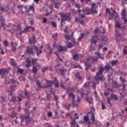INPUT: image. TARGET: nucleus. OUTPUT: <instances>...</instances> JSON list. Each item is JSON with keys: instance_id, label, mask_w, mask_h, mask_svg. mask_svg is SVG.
Masks as SVG:
<instances>
[{"instance_id": "nucleus-59", "label": "nucleus", "mask_w": 127, "mask_h": 127, "mask_svg": "<svg viewBox=\"0 0 127 127\" xmlns=\"http://www.w3.org/2000/svg\"><path fill=\"white\" fill-rule=\"evenodd\" d=\"M71 92H72V89H71V88H66V93H67V94H70V93H71Z\"/></svg>"}, {"instance_id": "nucleus-22", "label": "nucleus", "mask_w": 127, "mask_h": 127, "mask_svg": "<svg viewBox=\"0 0 127 127\" xmlns=\"http://www.w3.org/2000/svg\"><path fill=\"white\" fill-rule=\"evenodd\" d=\"M58 50L59 52H63V51L66 52V51H67V48H66V47H62V46H60L58 48Z\"/></svg>"}, {"instance_id": "nucleus-48", "label": "nucleus", "mask_w": 127, "mask_h": 127, "mask_svg": "<svg viewBox=\"0 0 127 127\" xmlns=\"http://www.w3.org/2000/svg\"><path fill=\"white\" fill-rule=\"evenodd\" d=\"M97 42H98V41H96L95 39H91V44H94V45H96V44H97Z\"/></svg>"}, {"instance_id": "nucleus-39", "label": "nucleus", "mask_w": 127, "mask_h": 127, "mask_svg": "<svg viewBox=\"0 0 127 127\" xmlns=\"http://www.w3.org/2000/svg\"><path fill=\"white\" fill-rule=\"evenodd\" d=\"M124 55H127V46H125L123 50Z\"/></svg>"}, {"instance_id": "nucleus-47", "label": "nucleus", "mask_w": 127, "mask_h": 127, "mask_svg": "<svg viewBox=\"0 0 127 127\" xmlns=\"http://www.w3.org/2000/svg\"><path fill=\"white\" fill-rule=\"evenodd\" d=\"M96 56H97V58H99V59H102V60H104V57H102L101 56V54L100 53H97L96 54Z\"/></svg>"}, {"instance_id": "nucleus-36", "label": "nucleus", "mask_w": 127, "mask_h": 127, "mask_svg": "<svg viewBox=\"0 0 127 127\" xmlns=\"http://www.w3.org/2000/svg\"><path fill=\"white\" fill-rule=\"evenodd\" d=\"M114 13H117V12L116 11V10H113V13H110V18L109 20L113 19L114 18Z\"/></svg>"}, {"instance_id": "nucleus-34", "label": "nucleus", "mask_w": 127, "mask_h": 127, "mask_svg": "<svg viewBox=\"0 0 127 127\" xmlns=\"http://www.w3.org/2000/svg\"><path fill=\"white\" fill-rule=\"evenodd\" d=\"M68 97L69 99H72V101L75 100V95L72 93H69Z\"/></svg>"}, {"instance_id": "nucleus-42", "label": "nucleus", "mask_w": 127, "mask_h": 127, "mask_svg": "<svg viewBox=\"0 0 127 127\" xmlns=\"http://www.w3.org/2000/svg\"><path fill=\"white\" fill-rule=\"evenodd\" d=\"M51 25H52L53 27H57V22L54 21H52L51 22Z\"/></svg>"}, {"instance_id": "nucleus-56", "label": "nucleus", "mask_w": 127, "mask_h": 127, "mask_svg": "<svg viewBox=\"0 0 127 127\" xmlns=\"http://www.w3.org/2000/svg\"><path fill=\"white\" fill-rule=\"evenodd\" d=\"M9 88H10V91H12V92H14V91H15V89H14V86L12 85H10L9 86Z\"/></svg>"}, {"instance_id": "nucleus-15", "label": "nucleus", "mask_w": 127, "mask_h": 127, "mask_svg": "<svg viewBox=\"0 0 127 127\" xmlns=\"http://www.w3.org/2000/svg\"><path fill=\"white\" fill-rule=\"evenodd\" d=\"M115 37L118 42H121V40H122V38H123V35H122V34L120 32H116Z\"/></svg>"}, {"instance_id": "nucleus-27", "label": "nucleus", "mask_w": 127, "mask_h": 127, "mask_svg": "<svg viewBox=\"0 0 127 127\" xmlns=\"http://www.w3.org/2000/svg\"><path fill=\"white\" fill-rule=\"evenodd\" d=\"M90 114H91V116L90 117L91 120L92 121L93 123L95 122V114L94 112H93V111H91L90 112Z\"/></svg>"}, {"instance_id": "nucleus-52", "label": "nucleus", "mask_w": 127, "mask_h": 127, "mask_svg": "<svg viewBox=\"0 0 127 127\" xmlns=\"http://www.w3.org/2000/svg\"><path fill=\"white\" fill-rule=\"evenodd\" d=\"M3 45H4L5 47H7V46L9 45V43H8V42H7V41H4L3 42Z\"/></svg>"}, {"instance_id": "nucleus-18", "label": "nucleus", "mask_w": 127, "mask_h": 127, "mask_svg": "<svg viewBox=\"0 0 127 127\" xmlns=\"http://www.w3.org/2000/svg\"><path fill=\"white\" fill-rule=\"evenodd\" d=\"M71 119V122H70L71 127H79V125L77 124L75 119H72V116H70Z\"/></svg>"}, {"instance_id": "nucleus-32", "label": "nucleus", "mask_w": 127, "mask_h": 127, "mask_svg": "<svg viewBox=\"0 0 127 127\" xmlns=\"http://www.w3.org/2000/svg\"><path fill=\"white\" fill-rule=\"evenodd\" d=\"M36 83L37 85V90L39 91V90H41V89H42V88H43L42 87V86H41V83H40V82H38V81H36Z\"/></svg>"}, {"instance_id": "nucleus-2", "label": "nucleus", "mask_w": 127, "mask_h": 127, "mask_svg": "<svg viewBox=\"0 0 127 127\" xmlns=\"http://www.w3.org/2000/svg\"><path fill=\"white\" fill-rule=\"evenodd\" d=\"M29 40L30 44H33L35 51H36L37 53V56L38 57H39V55H40L41 53H42V50H41L40 49H39V48L37 47V46L35 45V36L33 35L31 39L29 38Z\"/></svg>"}, {"instance_id": "nucleus-55", "label": "nucleus", "mask_w": 127, "mask_h": 127, "mask_svg": "<svg viewBox=\"0 0 127 127\" xmlns=\"http://www.w3.org/2000/svg\"><path fill=\"white\" fill-rule=\"evenodd\" d=\"M46 98L48 101H50V100H51V95L47 94Z\"/></svg>"}, {"instance_id": "nucleus-7", "label": "nucleus", "mask_w": 127, "mask_h": 127, "mask_svg": "<svg viewBox=\"0 0 127 127\" xmlns=\"http://www.w3.org/2000/svg\"><path fill=\"white\" fill-rule=\"evenodd\" d=\"M20 119H21V123H23L24 122V120H25V123L27 125L29 124L30 122L32 121V118L29 116V115L24 116L23 115H21L20 116Z\"/></svg>"}, {"instance_id": "nucleus-58", "label": "nucleus", "mask_w": 127, "mask_h": 127, "mask_svg": "<svg viewBox=\"0 0 127 127\" xmlns=\"http://www.w3.org/2000/svg\"><path fill=\"white\" fill-rule=\"evenodd\" d=\"M11 102H13V103H15V102H16V98L15 97V96H13L11 98Z\"/></svg>"}, {"instance_id": "nucleus-25", "label": "nucleus", "mask_w": 127, "mask_h": 127, "mask_svg": "<svg viewBox=\"0 0 127 127\" xmlns=\"http://www.w3.org/2000/svg\"><path fill=\"white\" fill-rule=\"evenodd\" d=\"M75 76L76 79H77L79 81H81V80H82V79L83 78V77H82V76H81V75H80V73L79 72L75 73Z\"/></svg>"}, {"instance_id": "nucleus-16", "label": "nucleus", "mask_w": 127, "mask_h": 127, "mask_svg": "<svg viewBox=\"0 0 127 127\" xmlns=\"http://www.w3.org/2000/svg\"><path fill=\"white\" fill-rule=\"evenodd\" d=\"M0 27L3 26V28L4 29H6L5 27L4 26H5V19H4V18L3 17H0Z\"/></svg>"}, {"instance_id": "nucleus-54", "label": "nucleus", "mask_w": 127, "mask_h": 127, "mask_svg": "<svg viewBox=\"0 0 127 127\" xmlns=\"http://www.w3.org/2000/svg\"><path fill=\"white\" fill-rule=\"evenodd\" d=\"M24 94L25 96H26L27 97H28V98H29L30 97V94H28V92H27V90H25V92Z\"/></svg>"}, {"instance_id": "nucleus-50", "label": "nucleus", "mask_w": 127, "mask_h": 127, "mask_svg": "<svg viewBox=\"0 0 127 127\" xmlns=\"http://www.w3.org/2000/svg\"><path fill=\"white\" fill-rule=\"evenodd\" d=\"M22 98V94H19V96L17 97L18 102H21Z\"/></svg>"}, {"instance_id": "nucleus-53", "label": "nucleus", "mask_w": 127, "mask_h": 127, "mask_svg": "<svg viewBox=\"0 0 127 127\" xmlns=\"http://www.w3.org/2000/svg\"><path fill=\"white\" fill-rule=\"evenodd\" d=\"M10 82L11 84H15V83H16V80L15 79L12 78L10 79Z\"/></svg>"}, {"instance_id": "nucleus-8", "label": "nucleus", "mask_w": 127, "mask_h": 127, "mask_svg": "<svg viewBox=\"0 0 127 127\" xmlns=\"http://www.w3.org/2000/svg\"><path fill=\"white\" fill-rule=\"evenodd\" d=\"M90 11L91 12V14H96L98 13V6L96 5V3H92Z\"/></svg>"}, {"instance_id": "nucleus-51", "label": "nucleus", "mask_w": 127, "mask_h": 127, "mask_svg": "<svg viewBox=\"0 0 127 127\" xmlns=\"http://www.w3.org/2000/svg\"><path fill=\"white\" fill-rule=\"evenodd\" d=\"M75 7L77 8V11L78 12H79V10H81V9H80V7H81V6L78 3L75 4Z\"/></svg>"}, {"instance_id": "nucleus-45", "label": "nucleus", "mask_w": 127, "mask_h": 127, "mask_svg": "<svg viewBox=\"0 0 127 127\" xmlns=\"http://www.w3.org/2000/svg\"><path fill=\"white\" fill-rule=\"evenodd\" d=\"M37 62V60L36 59H33L31 61L32 64L34 65L35 66V65H36V64H38Z\"/></svg>"}, {"instance_id": "nucleus-46", "label": "nucleus", "mask_w": 127, "mask_h": 127, "mask_svg": "<svg viewBox=\"0 0 127 127\" xmlns=\"http://www.w3.org/2000/svg\"><path fill=\"white\" fill-rule=\"evenodd\" d=\"M104 43H103V42H99V44H98V47L99 48H100V49H102V48H103V47H104Z\"/></svg>"}, {"instance_id": "nucleus-23", "label": "nucleus", "mask_w": 127, "mask_h": 127, "mask_svg": "<svg viewBox=\"0 0 127 127\" xmlns=\"http://www.w3.org/2000/svg\"><path fill=\"white\" fill-rule=\"evenodd\" d=\"M72 41V43L71 42L68 43V45L67 46V48H72V47H74L75 46V44H76V41L74 40Z\"/></svg>"}, {"instance_id": "nucleus-33", "label": "nucleus", "mask_w": 127, "mask_h": 127, "mask_svg": "<svg viewBox=\"0 0 127 127\" xmlns=\"http://www.w3.org/2000/svg\"><path fill=\"white\" fill-rule=\"evenodd\" d=\"M10 64L13 67H15V66H16V62L14 61V59H10Z\"/></svg>"}, {"instance_id": "nucleus-61", "label": "nucleus", "mask_w": 127, "mask_h": 127, "mask_svg": "<svg viewBox=\"0 0 127 127\" xmlns=\"http://www.w3.org/2000/svg\"><path fill=\"white\" fill-rule=\"evenodd\" d=\"M46 107L48 109H51V104L48 103Z\"/></svg>"}, {"instance_id": "nucleus-28", "label": "nucleus", "mask_w": 127, "mask_h": 127, "mask_svg": "<svg viewBox=\"0 0 127 127\" xmlns=\"http://www.w3.org/2000/svg\"><path fill=\"white\" fill-rule=\"evenodd\" d=\"M85 99L87 102H89L90 105L91 104H93V98L92 97H89V96H87V97H85Z\"/></svg>"}, {"instance_id": "nucleus-24", "label": "nucleus", "mask_w": 127, "mask_h": 127, "mask_svg": "<svg viewBox=\"0 0 127 127\" xmlns=\"http://www.w3.org/2000/svg\"><path fill=\"white\" fill-rule=\"evenodd\" d=\"M111 101H118V97H117V95L114 94H111Z\"/></svg>"}, {"instance_id": "nucleus-13", "label": "nucleus", "mask_w": 127, "mask_h": 127, "mask_svg": "<svg viewBox=\"0 0 127 127\" xmlns=\"http://www.w3.org/2000/svg\"><path fill=\"white\" fill-rule=\"evenodd\" d=\"M81 11L84 12L87 15H90V14H92V12H91V8H89V7H85Z\"/></svg>"}, {"instance_id": "nucleus-37", "label": "nucleus", "mask_w": 127, "mask_h": 127, "mask_svg": "<svg viewBox=\"0 0 127 127\" xmlns=\"http://www.w3.org/2000/svg\"><path fill=\"white\" fill-rule=\"evenodd\" d=\"M83 87L86 88L87 89H90V82H87L84 85Z\"/></svg>"}, {"instance_id": "nucleus-40", "label": "nucleus", "mask_w": 127, "mask_h": 127, "mask_svg": "<svg viewBox=\"0 0 127 127\" xmlns=\"http://www.w3.org/2000/svg\"><path fill=\"white\" fill-rule=\"evenodd\" d=\"M60 5H61V3H60V2H56L55 3V7L57 9L59 8V7H60Z\"/></svg>"}, {"instance_id": "nucleus-60", "label": "nucleus", "mask_w": 127, "mask_h": 127, "mask_svg": "<svg viewBox=\"0 0 127 127\" xmlns=\"http://www.w3.org/2000/svg\"><path fill=\"white\" fill-rule=\"evenodd\" d=\"M120 79L121 82H127V80H126V79L123 78V77H122V76H121L120 77Z\"/></svg>"}, {"instance_id": "nucleus-29", "label": "nucleus", "mask_w": 127, "mask_h": 127, "mask_svg": "<svg viewBox=\"0 0 127 127\" xmlns=\"http://www.w3.org/2000/svg\"><path fill=\"white\" fill-rule=\"evenodd\" d=\"M85 65L86 66L85 70H88L92 67V64H90L88 62H85Z\"/></svg>"}, {"instance_id": "nucleus-49", "label": "nucleus", "mask_w": 127, "mask_h": 127, "mask_svg": "<svg viewBox=\"0 0 127 127\" xmlns=\"http://www.w3.org/2000/svg\"><path fill=\"white\" fill-rule=\"evenodd\" d=\"M29 22H30L31 25H33V24H34V21L33 20V19H32V18H30L29 19Z\"/></svg>"}, {"instance_id": "nucleus-21", "label": "nucleus", "mask_w": 127, "mask_h": 127, "mask_svg": "<svg viewBox=\"0 0 127 127\" xmlns=\"http://www.w3.org/2000/svg\"><path fill=\"white\" fill-rule=\"evenodd\" d=\"M93 37V38H96L97 40H100V39H101V37H102L101 32L94 33V36Z\"/></svg>"}, {"instance_id": "nucleus-17", "label": "nucleus", "mask_w": 127, "mask_h": 127, "mask_svg": "<svg viewBox=\"0 0 127 127\" xmlns=\"http://www.w3.org/2000/svg\"><path fill=\"white\" fill-rule=\"evenodd\" d=\"M73 34H74L73 33H72L71 35H66L64 36V38L67 41H69V40H71V41H73L74 40V38H73Z\"/></svg>"}, {"instance_id": "nucleus-1", "label": "nucleus", "mask_w": 127, "mask_h": 127, "mask_svg": "<svg viewBox=\"0 0 127 127\" xmlns=\"http://www.w3.org/2000/svg\"><path fill=\"white\" fill-rule=\"evenodd\" d=\"M110 69H112V66H111L110 64H106L104 67V66H100L99 67V71L96 73V75L93 80V82L92 83L93 85L92 87L94 90H96L97 85H99V82H100V81L101 82H105V81H106V78L104 77L103 73H104L105 70L107 72H110Z\"/></svg>"}, {"instance_id": "nucleus-4", "label": "nucleus", "mask_w": 127, "mask_h": 127, "mask_svg": "<svg viewBox=\"0 0 127 127\" xmlns=\"http://www.w3.org/2000/svg\"><path fill=\"white\" fill-rule=\"evenodd\" d=\"M82 10H79V14H78V17L77 18V17H75V22H79L80 24L81 25H85V22H84V18L86 17V15L83 13H81Z\"/></svg>"}, {"instance_id": "nucleus-57", "label": "nucleus", "mask_w": 127, "mask_h": 127, "mask_svg": "<svg viewBox=\"0 0 127 127\" xmlns=\"http://www.w3.org/2000/svg\"><path fill=\"white\" fill-rule=\"evenodd\" d=\"M0 54L1 55H4V52H3V49L1 48V47L0 46Z\"/></svg>"}, {"instance_id": "nucleus-38", "label": "nucleus", "mask_w": 127, "mask_h": 127, "mask_svg": "<svg viewBox=\"0 0 127 127\" xmlns=\"http://www.w3.org/2000/svg\"><path fill=\"white\" fill-rule=\"evenodd\" d=\"M11 51L12 52H15L16 51V46H14L13 44H11Z\"/></svg>"}, {"instance_id": "nucleus-6", "label": "nucleus", "mask_w": 127, "mask_h": 127, "mask_svg": "<svg viewBox=\"0 0 127 127\" xmlns=\"http://www.w3.org/2000/svg\"><path fill=\"white\" fill-rule=\"evenodd\" d=\"M13 28H14L15 30V31L17 32V31H20L21 32H27L29 29H30V26H27L26 27L24 28V31H21V27H20V24L18 25H13Z\"/></svg>"}, {"instance_id": "nucleus-20", "label": "nucleus", "mask_w": 127, "mask_h": 127, "mask_svg": "<svg viewBox=\"0 0 127 127\" xmlns=\"http://www.w3.org/2000/svg\"><path fill=\"white\" fill-rule=\"evenodd\" d=\"M112 87L116 88V89H119V88H121V87H122V85L118 84V82L114 80H113L112 82Z\"/></svg>"}, {"instance_id": "nucleus-63", "label": "nucleus", "mask_w": 127, "mask_h": 127, "mask_svg": "<svg viewBox=\"0 0 127 127\" xmlns=\"http://www.w3.org/2000/svg\"><path fill=\"white\" fill-rule=\"evenodd\" d=\"M84 121L86 122H88L89 121V117H88V116H85L84 117Z\"/></svg>"}, {"instance_id": "nucleus-19", "label": "nucleus", "mask_w": 127, "mask_h": 127, "mask_svg": "<svg viewBox=\"0 0 127 127\" xmlns=\"http://www.w3.org/2000/svg\"><path fill=\"white\" fill-rule=\"evenodd\" d=\"M10 71V68H4L0 69V74L1 76H3L6 73H8Z\"/></svg>"}, {"instance_id": "nucleus-35", "label": "nucleus", "mask_w": 127, "mask_h": 127, "mask_svg": "<svg viewBox=\"0 0 127 127\" xmlns=\"http://www.w3.org/2000/svg\"><path fill=\"white\" fill-rule=\"evenodd\" d=\"M113 76V73H110L109 74H108V81L109 82L111 81V80H113V78L112 77V76Z\"/></svg>"}, {"instance_id": "nucleus-43", "label": "nucleus", "mask_w": 127, "mask_h": 127, "mask_svg": "<svg viewBox=\"0 0 127 127\" xmlns=\"http://www.w3.org/2000/svg\"><path fill=\"white\" fill-rule=\"evenodd\" d=\"M102 41H103V42H104L105 45H106V44L108 42V38H107V37H104L102 39Z\"/></svg>"}, {"instance_id": "nucleus-5", "label": "nucleus", "mask_w": 127, "mask_h": 127, "mask_svg": "<svg viewBox=\"0 0 127 127\" xmlns=\"http://www.w3.org/2000/svg\"><path fill=\"white\" fill-rule=\"evenodd\" d=\"M47 84L48 85L50 88H51L53 86V84L55 85V88H58L59 87V80L57 79V78L55 77L54 80H47Z\"/></svg>"}, {"instance_id": "nucleus-64", "label": "nucleus", "mask_w": 127, "mask_h": 127, "mask_svg": "<svg viewBox=\"0 0 127 127\" xmlns=\"http://www.w3.org/2000/svg\"><path fill=\"white\" fill-rule=\"evenodd\" d=\"M122 19L124 20L125 23L127 22V16L126 17H122Z\"/></svg>"}, {"instance_id": "nucleus-62", "label": "nucleus", "mask_w": 127, "mask_h": 127, "mask_svg": "<svg viewBox=\"0 0 127 127\" xmlns=\"http://www.w3.org/2000/svg\"><path fill=\"white\" fill-rule=\"evenodd\" d=\"M57 36H58V33H56L52 35L53 38H54L55 39H56V38H57Z\"/></svg>"}, {"instance_id": "nucleus-14", "label": "nucleus", "mask_w": 127, "mask_h": 127, "mask_svg": "<svg viewBox=\"0 0 127 127\" xmlns=\"http://www.w3.org/2000/svg\"><path fill=\"white\" fill-rule=\"evenodd\" d=\"M38 70H40V66L39 64H36L33 66L32 72L34 74H37Z\"/></svg>"}, {"instance_id": "nucleus-11", "label": "nucleus", "mask_w": 127, "mask_h": 127, "mask_svg": "<svg viewBox=\"0 0 127 127\" xmlns=\"http://www.w3.org/2000/svg\"><path fill=\"white\" fill-rule=\"evenodd\" d=\"M35 53H36V52L35 51V49L34 50L33 48L31 47L30 46L27 47V49L25 50V53H26L27 54L31 55V54H35Z\"/></svg>"}, {"instance_id": "nucleus-10", "label": "nucleus", "mask_w": 127, "mask_h": 127, "mask_svg": "<svg viewBox=\"0 0 127 127\" xmlns=\"http://www.w3.org/2000/svg\"><path fill=\"white\" fill-rule=\"evenodd\" d=\"M121 85L122 86V92L120 93V95L123 99H125V97H127V90H126V86H127V85L125 84Z\"/></svg>"}, {"instance_id": "nucleus-31", "label": "nucleus", "mask_w": 127, "mask_h": 127, "mask_svg": "<svg viewBox=\"0 0 127 127\" xmlns=\"http://www.w3.org/2000/svg\"><path fill=\"white\" fill-rule=\"evenodd\" d=\"M26 63V67H27V68H29V67H30V65H31V61H30V60L29 59H27Z\"/></svg>"}, {"instance_id": "nucleus-26", "label": "nucleus", "mask_w": 127, "mask_h": 127, "mask_svg": "<svg viewBox=\"0 0 127 127\" xmlns=\"http://www.w3.org/2000/svg\"><path fill=\"white\" fill-rule=\"evenodd\" d=\"M115 28H119V29H122V27L121 25V23H120V22L117 21H116Z\"/></svg>"}, {"instance_id": "nucleus-9", "label": "nucleus", "mask_w": 127, "mask_h": 127, "mask_svg": "<svg viewBox=\"0 0 127 127\" xmlns=\"http://www.w3.org/2000/svg\"><path fill=\"white\" fill-rule=\"evenodd\" d=\"M27 12L29 15H31V16L35 15V9H34V6L33 5L29 6V8L27 10Z\"/></svg>"}, {"instance_id": "nucleus-12", "label": "nucleus", "mask_w": 127, "mask_h": 127, "mask_svg": "<svg viewBox=\"0 0 127 127\" xmlns=\"http://www.w3.org/2000/svg\"><path fill=\"white\" fill-rule=\"evenodd\" d=\"M79 96H81V98L84 97V96H85V90H84V89H81L77 91V102H78V103H80V101L81 100H80V98H79Z\"/></svg>"}, {"instance_id": "nucleus-3", "label": "nucleus", "mask_w": 127, "mask_h": 127, "mask_svg": "<svg viewBox=\"0 0 127 127\" xmlns=\"http://www.w3.org/2000/svg\"><path fill=\"white\" fill-rule=\"evenodd\" d=\"M59 14L61 17V26H63V24H65V20L66 21H70V20H71V18L68 13L65 14L64 12H60L59 13Z\"/></svg>"}, {"instance_id": "nucleus-41", "label": "nucleus", "mask_w": 127, "mask_h": 127, "mask_svg": "<svg viewBox=\"0 0 127 127\" xmlns=\"http://www.w3.org/2000/svg\"><path fill=\"white\" fill-rule=\"evenodd\" d=\"M17 72H19V73H20V74H23V72H24V69L19 68V66H17Z\"/></svg>"}, {"instance_id": "nucleus-44", "label": "nucleus", "mask_w": 127, "mask_h": 127, "mask_svg": "<svg viewBox=\"0 0 127 127\" xmlns=\"http://www.w3.org/2000/svg\"><path fill=\"white\" fill-rule=\"evenodd\" d=\"M125 4H127V0H122L121 5L124 6Z\"/></svg>"}, {"instance_id": "nucleus-30", "label": "nucleus", "mask_w": 127, "mask_h": 127, "mask_svg": "<svg viewBox=\"0 0 127 127\" xmlns=\"http://www.w3.org/2000/svg\"><path fill=\"white\" fill-rule=\"evenodd\" d=\"M111 64L112 66H116V65H118V64H119V60L112 61Z\"/></svg>"}]
</instances>
